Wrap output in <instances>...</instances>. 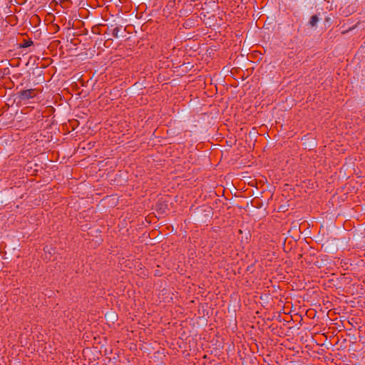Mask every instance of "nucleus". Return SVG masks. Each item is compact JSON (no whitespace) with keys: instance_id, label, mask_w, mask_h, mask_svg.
Returning a JSON list of instances; mask_svg holds the SVG:
<instances>
[{"instance_id":"nucleus-1","label":"nucleus","mask_w":365,"mask_h":365,"mask_svg":"<svg viewBox=\"0 0 365 365\" xmlns=\"http://www.w3.org/2000/svg\"><path fill=\"white\" fill-rule=\"evenodd\" d=\"M38 93L37 89H27L21 91L19 93V97L22 101H28L29 99L34 98L36 96Z\"/></svg>"},{"instance_id":"nucleus-2","label":"nucleus","mask_w":365,"mask_h":365,"mask_svg":"<svg viewBox=\"0 0 365 365\" xmlns=\"http://www.w3.org/2000/svg\"><path fill=\"white\" fill-rule=\"evenodd\" d=\"M319 21V17L317 15H313L311 19H310V21H309V25L312 26V27H314L317 22Z\"/></svg>"},{"instance_id":"nucleus-3","label":"nucleus","mask_w":365,"mask_h":365,"mask_svg":"<svg viewBox=\"0 0 365 365\" xmlns=\"http://www.w3.org/2000/svg\"><path fill=\"white\" fill-rule=\"evenodd\" d=\"M43 250H44V252L45 253H47L48 252L50 255L51 254L52 251L54 252L53 249L52 247L51 246H46L44 248H43Z\"/></svg>"},{"instance_id":"nucleus-4","label":"nucleus","mask_w":365,"mask_h":365,"mask_svg":"<svg viewBox=\"0 0 365 365\" xmlns=\"http://www.w3.org/2000/svg\"><path fill=\"white\" fill-rule=\"evenodd\" d=\"M120 31V29L118 27H115V29H113V36L115 37V38H118V32Z\"/></svg>"},{"instance_id":"nucleus-5","label":"nucleus","mask_w":365,"mask_h":365,"mask_svg":"<svg viewBox=\"0 0 365 365\" xmlns=\"http://www.w3.org/2000/svg\"><path fill=\"white\" fill-rule=\"evenodd\" d=\"M45 258H46V259H48V260H49V259H51V257H48L46 255L45 256Z\"/></svg>"},{"instance_id":"nucleus-6","label":"nucleus","mask_w":365,"mask_h":365,"mask_svg":"<svg viewBox=\"0 0 365 365\" xmlns=\"http://www.w3.org/2000/svg\"><path fill=\"white\" fill-rule=\"evenodd\" d=\"M61 2L65 1L66 0H59Z\"/></svg>"}]
</instances>
